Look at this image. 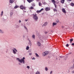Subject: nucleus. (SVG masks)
I'll return each instance as SVG.
<instances>
[{
  "label": "nucleus",
  "instance_id": "nucleus-1",
  "mask_svg": "<svg viewBox=\"0 0 74 74\" xmlns=\"http://www.w3.org/2000/svg\"><path fill=\"white\" fill-rule=\"evenodd\" d=\"M25 57H23L22 59H21V60H20L19 58H17L16 60H18L21 63H23V64H25Z\"/></svg>",
  "mask_w": 74,
  "mask_h": 74
},
{
  "label": "nucleus",
  "instance_id": "nucleus-2",
  "mask_svg": "<svg viewBox=\"0 0 74 74\" xmlns=\"http://www.w3.org/2000/svg\"><path fill=\"white\" fill-rule=\"evenodd\" d=\"M32 15L33 16V18L35 20V21H37L38 20V16H37V14H33Z\"/></svg>",
  "mask_w": 74,
  "mask_h": 74
},
{
  "label": "nucleus",
  "instance_id": "nucleus-3",
  "mask_svg": "<svg viewBox=\"0 0 74 74\" xmlns=\"http://www.w3.org/2000/svg\"><path fill=\"white\" fill-rule=\"evenodd\" d=\"M39 39L41 41H43V40L44 39V36H39Z\"/></svg>",
  "mask_w": 74,
  "mask_h": 74
},
{
  "label": "nucleus",
  "instance_id": "nucleus-4",
  "mask_svg": "<svg viewBox=\"0 0 74 74\" xmlns=\"http://www.w3.org/2000/svg\"><path fill=\"white\" fill-rule=\"evenodd\" d=\"M13 49H12L13 53L14 54H16V52H17V50H16V49L15 48H14Z\"/></svg>",
  "mask_w": 74,
  "mask_h": 74
},
{
  "label": "nucleus",
  "instance_id": "nucleus-5",
  "mask_svg": "<svg viewBox=\"0 0 74 74\" xmlns=\"http://www.w3.org/2000/svg\"><path fill=\"white\" fill-rule=\"evenodd\" d=\"M49 53V52L48 51H45V52H44L43 53V55L44 56H45V55H48Z\"/></svg>",
  "mask_w": 74,
  "mask_h": 74
},
{
  "label": "nucleus",
  "instance_id": "nucleus-6",
  "mask_svg": "<svg viewBox=\"0 0 74 74\" xmlns=\"http://www.w3.org/2000/svg\"><path fill=\"white\" fill-rule=\"evenodd\" d=\"M20 8L21 10H25V9H26V8H25V7L23 6V5H21L20 6Z\"/></svg>",
  "mask_w": 74,
  "mask_h": 74
},
{
  "label": "nucleus",
  "instance_id": "nucleus-7",
  "mask_svg": "<svg viewBox=\"0 0 74 74\" xmlns=\"http://www.w3.org/2000/svg\"><path fill=\"white\" fill-rule=\"evenodd\" d=\"M45 10L46 11H48L50 10V8L48 7H46L45 8Z\"/></svg>",
  "mask_w": 74,
  "mask_h": 74
},
{
  "label": "nucleus",
  "instance_id": "nucleus-8",
  "mask_svg": "<svg viewBox=\"0 0 74 74\" xmlns=\"http://www.w3.org/2000/svg\"><path fill=\"white\" fill-rule=\"evenodd\" d=\"M28 40L29 41V42L28 43L29 45H30V46H32V43L31 42V41L29 40V39H28Z\"/></svg>",
  "mask_w": 74,
  "mask_h": 74
},
{
  "label": "nucleus",
  "instance_id": "nucleus-9",
  "mask_svg": "<svg viewBox=\"0 0 74 74\" xmlns=\"http://www.w3.org/2000/svg\"><path fill=\"white\" fill-rule=\"evenodd\" d=\"M62 11L64 14H66V10H65V9H64V8H63L62 9Z\"/></svg>",
  "mask_w": 74,
  "mask_h": 74
},
{
  "label": "nucleus",
  "instance_id": "nucleus-10",
  "mask_svg": "<svg viewBox=\"0 0 74 74\" xmlns=\"http://www.w3.org/2000/svg\"><path fill=\"white\" fill-rule=\"evenodd\" d=\"M0 33L1 34H3V33H4V32L3 30L0 29Z\"/></svg>",
  "mask_w": 74,
  "mask_h": 74
},
{
  "label": "nucleus",
  "instance_id": "nucleus-11",
  "mask_svg": "<svg viewBox=\"0 0 74 74\" xmlns=\"http://www.w3.org/2000/svg\"><path fill=\"white\" fill-rule=\"evenodd\" d=\"M47 24H48L47 22H46L44 23L43 26H46L47 25Z\"/></svg>",
  "mask_w": 74,
  "mask_h": 74
},
{
  "label": "nucleus",
  "instance_id": "nucleus-12",
  "mask_svg": "<svg viewBox=\"0 0 74 74\" xmlns=\"http://www.w3.org/2000/svg\"><path fill=\"white\" fill-rule=\"evenodd\" d=\"M10 3L11 4H12L13 2H14V1L13 0H10L9 1Z\"/></svg>",
  "mask_w": 74,
  "mask_h": 74
},
{
  "label": "nucleus",
  "instance_id": "nucleus-13",
  "mask_svg": "<svg viewBox=\"0 0 74 74\" xmlns=\"http://www.w3.org/2000/svg\"><path fill=\"white\" fill-rule=\"evenodd\" d=\"M27 1H28L29 3H30L31 2H32L34 1V0H27Z\"/></svg>",
  "mask_w": 74,
  "mask_h": 74
},
{
  "label": "nucleus",
  "instance_id": "nucleus-14",
  "mask_svg": "<svg viewBox=\"0 0 74 74\" xmlns=\"http://www.w3.org/2000/svg\"><path fill=\"white\" fill-rule=\"evenodd\" d=\"M37 44L38 46H41V43L40 42H38Z\"/></svg>",
  "mask_w": 74,
  "mask_h": 74
},
{
  "label": "nucleus",
  "instance_id": "nucleus-15",
  "mask_svg": "<svg viewBox=\"0 0 74 74\" xmlns=\"http://www.w3.org/2000/svg\"><path fill=\"white\" fill-rule=\"evenodd\" d=\"M74 68V67L73 66H71L69 67V69L70 70H73V69Z\"/></svg>",
  "mask_w": 74,
  "mask_h": 74
},
{
  "label": "nucleus",
  "instance_id": "nucleus-16",
  "mask_svg": "<svg viewBox=\"0 0 74 74\" xmlns=\"http://www.w3.org/2000/svg\"><path fill=\"white\" fill-rule=\"evenodd\" d=\"M57 25V23H53V26H56Z\"/></svg>",
  "mask_w": 74,
  "mask_h": 74
},
{
  "label": "nucleus",
  "instance_id": "nucleus-17",
  "mask_svg": "<svg viewBox=\"0 0 74 74\" xmlns=\"http://www.w3.org/2000/svg\"><path fill=\"white\" fill-rule=\"evenodd\" d=\"M51 1L53 3L55 4L56 3V1H55V0H52Z\"/></svg>",
  "mask_w": 74,
  "mask_h": 74
},
{
  "label": "nucleus",
  "instance_id": "nucleus-18",
  "mask_svg": "<svg viewBox=\"0 0 74 74\" xmlns=\"http://www.w3.org/2000/svg\"><path fill=\"white\" fill-rule=\"evenodd\" d=\"M71 5L72 6V7H74V3H71Z\"/></svg>",
  "mask_w": 74,
  "mask_h": 74
},
{
  "label": "nucleus",
  "instance_id": "nucleus-19",
  "mask_svg": "<svg viewBox=\"0 0 74 74\" xmlns=\"http://www.w3.org/2000/svg\"><path fill=\"white\" fill-rule=\"evenodd\" d=\"M17 8H19V6L17 5H16V6L14 7V9H16Z\"/></svg>",
  "mask_w": 74,
  "mask_h": 74
},
{
  "label": "nucleus",
  "instance_id": "nucleus-20",
  "mask_svg": "<svg viewBox=\"0 0 74 74\" xmlns=\"http://www.w3.org/2000/svg\"><path fill=\"white\" fill-rule=\"evenodd\" d=\"M24 28L26 30L27 32H28V29H27V27H26V26H24Z\"/></svg>",
  "mask_w": 74,
  "mask_h": 74
},
{
  "label": "nucleus",
  "instance_id": "nucleus-21",
  "mask_svg": "<svg viewBox=\"0 0 74 74\" xmlns=\"http://www.w3.org/2000/svg\"><path fill=\"white\" fill-rule=\"evenodd\" d=\"M13 15V12H10V16L11 17L12 16V15Z\"/></svg>",
  "mask_w": 74,
  "mask_h": 74
},
{
  "label": "nucleus",
  "instance_id": "nucleus-22",
  "mask_svg": "<svg viewBox=\"0 0 74 74\" xmlns=\"http://www.w3.org/2000/svg\"><path fill=\"white\" fill-rule=\"evenodd\" d=\"M32 37L33 38H34V39H35V35L34 34L33 35Z\"/></svg>",
  "mask_w": 74,
  "mask_h": 74
},
{
  "label": "nucleus",
  "instance_id": "nucleus-23",
  "mask_svg": "<svg viewBox=\"0 0 74 74\" xmlns=\"http://www.w3.org/2000/svg\"><path fill=\"white\" fill-rule=\"evenodd\" d=\"M61 2L62 4H63L64 3V0H61Z\"/></svg>",
  "mask_w": 74,
  "mask_h": 74
},
{
  "label": "nucleus",
  "instance_id": "nucleus-24",
  "mask_svg": "<svg viewBox=\"0 0 74 74\" xmlns=\"http://www.w3.org/2000/svg\"><path fill=\"white\" fill-rule=\"evenodd\" d=\"M3 11H2L1 12V14H0L1 16H3Z\"/></svg>",
  "mask_w": 74,
  "mask_h": 74
},
{
  "label": "nucleus",
  "instance_id": "nucleus-25",
  "mask_svg": "<svg viewBox=\"0 0 74 74\" xmlns=\"http://www.w3.org/2000/svg\"><path fill=\"white\" fill-rule=\"evenodd\" d=\"M35 55L36 56V57H37L38 58H39V55L37 54V53H35Z\"/></svg>",
  "mask_w": 74,
  "mask_h": 74
},
{
  "label": "nucleus",
  "instance_id": "nucleus-26",
  "mask_svg": "<svg viewBox=\"0 0 74 74\" xmlns=\"http://www.w3.org/2000/svg\"><path fill=\"white\" fill-rule=\"evenodd\" d=\"M70 43H71V42H72V41H73V39H70Z\"/></svg>",
  "mask_w": 74,
  "mask_h": 74
},
{
  "label": "nucleus",
  "instance_id": "nucleus-27",
  "mask_svg": "<svg viewBox=\"0 0 74 74\" xmlns=\"http://www.w3.org/2000/svg\"><path fill=\"white\" fill-rule=\"evenodd\" d=\"M26 49L27 50H29V46H27V47Z\"/></svg>",
  "mask_w": 74,
  "mask_h": 74
},
{
  "label": "nucleus",
  "instance_id": "nucleus-28",
  "mask_svg": "<svg viewBox=\"0 0 74 74\" xmlns=\"http://www.w3.org/2000/svg\"><path fill=\"white\" fill-rule=\"evenodd\" d=\"M56 22H57V23H59V20L58 19H57L56 21Z\"/></svg>",
  "mask_w": 74,
  "mask_h": 74
},
{
  "label": "nucleus",
  "instance_id": "nucleus-29",
  "mask_svg": "<svg viewBox=\"0 0 74 74\" xmlns=\"http://www.w3.org/2000/svg\"><path fill=\"white\" fill-rule=\"evenodd\" d=\"M53 10L54 12H56L57 11V10H56V9H53Z\"/></svg>",
  "mask_w": 74,
  "mask_h": 74
},
{
  "label": "nucleus",
  "instance_id": "nucleus-30",
  "mask_svg": "<svg viewBox=\"0 0 74 74\" xmlns=\"http://www.w3.org/2000/svg\"><path fill=\"white\" fill-rule=\"evenodd\" d=\"M41 11L40 10H39V11H37V13H38H38H40V12H41Z\"/></svg>",
  "mask_w": 74,
  "mask_h": 74
},
{
  "label": "nucleus",
  "instance_id": "nucleus-31",
  "mask_svg": "<svg viewBox=\"0 0 74 74\" xmlns=\"http://www.w3.org/2000/svg\"><path fill=\"white\" fill-rule=\"evenodd\" d=\"M34 8H33V7L31 6V7L30 8V10H33V9Z\"/></svg>",
  "mask_w": 74,
  "mask_h": 74
},
{
  "label": "nucleus",
  "instance_id": "nucleus-32",
  "mask_svg": "<svg viewBox=\"0 0 74 74\" xmlns=\"http://www.w3.org/2000/svg\"><path fill=\"white\" fill-rule=\"evenodd\" d=\"M45 69L46 71H48V68H47V67H45Z\"/></svg>",
  "mask_w": 74,
  "mask_h": 74
},
{
  "label": "nucleus",
  "instance_id": "nucleus-33",
  "mask_svg": "<svg viewBox=\"0 0 74 74\" xmlns=\"http://www.w3.org/2000/svg\"><path fill=\"white\" fill-rule=\"evenodd\" d=\"M40 73L39 71H37L36 72V74H40Z\"/></svg>",
  "mask_w": 74,
  "mask_h": 74
},
{
  "label": "nucleus",
  "instance_id": "nucleus-34",
  "mask_svg": "<svg viewBox=\"0 0 74 74\" xmlns=\"http://www.w3.org/2000/svg\"><path fill=\"white\" fill-rule=\"evenodd\" d=\"M39 6H41V3H40V2L39 3Z\"/></svg>",
  "mask_w": 74,
  "mask_h": 74
},
{
  "label": "nucleus",
  "instance_id": "nucleus-35",
  "mask_svg": "<svg viewBox=\"0 0 74 74\" xmlns=\"http://www.w3.org/2000/svg\"><path fill=\"white\" fill-rule=\"evenodd\" d=\"M66 47H69V45L68 44H67L66 45Z\"/></svg>",
  "mask_w": 74,
  "mask_h": 74
},
{
  "label": "nucleus",
  "instance_id": "nucleus-36",
  "mask_svg": "<svg viewBox=\"0 0 74 74\" xmlns=\"http://www.w3.org/2000/svg\"><path fill=\"white\" fill-rule=\"evenodd\" d=\"M54 4V5H55V7L56 8H57V6H56V5L55 4Z\"/></svg>",
  "mask_w": 74,
  "mask_h": 74
},
{
  "label": "nucleus",
  "instance_id": "nucleus-37",
  "mask_svg": "<svg viewBox=\"0 0 74 74\" xmlns=\"http://www.w3.org/2000/svg\"><path fill=\"white\" fill-rule=\"evenodd\" d=\"M27 69H30V66H27Z\"/></svg>",
  "mask_w": 74,
  "mask_h": 74
},
{
  "label": "nucleus",
  "instance_id": "nucleus-38",
  "mask_svg": "<svg viewBox=\"0 0 74 74\" xmlns=\"http://www.w3.org/2000/svg\"><path fill=\"white\" fill-rule=\"evenodd\" d=\"M32 5L33 6V7H34L35 6V4H32Z\"/></svg>",
  "mask_w": 74,
  "mask_h": 74
},
{
  "label": "nucleus",
  "instance_id": "nucleus-39",
  "mask_svg": "<svg viewBox=\"0 0 74 74\" xmlns=\"http://www.w3.org/2000/svg\"><path fill=\"white\" fill-rule=\"evenodd\" d=\"M43 10H44V9L42 8V9H41V10H40V11L41 12V11H43Z\"/></svg>",
  "mask_w": 74,
  "mask_h": 74
},
{
  "label": "nucleus",
  "instance_id": "nucleus-40",
  "mask_svg": "<svg viewBox=\"0 0 74 74\" xmlns=\"http://www.w3.org/2000/svg\"><path fill=\"white\" fill-rule=\"evenodd\" d=\"M32 55V53H29V55H30V56Z\"/></svg>",
  "mask_w": 74,
  "mask_h": 74
},
{
  "label": "nucleus",
  "instance_id": "nucleus-41",
  "mask_svg": "<svg viewBox=\"0 0 74 74\" xmlns=\"http://www.w3.org/2000/svg\"><path fill=\"white\" fill-rule=\"evenodd\" d=\"M63 57H63L62 56H60V58H63Z\"/></svg>",
  "mask_w": 74,
  "mask_h": 74
},
{
  "label": "nucleus",
  "instance_id": "nucleus-42",
  "mask_svg": "<svg viewBox=\"0 0 74 74\" xmlns=\"http://www.w3.org/2000/svg\"><path fill=\"white\" fill-rule=\"evenodd\" d=\"M16 27H17V28H18V27H19V25H17L16 26Z\"/></svg>",
  "mask_w": 74,
  "mask_h": 74
},
{
  "label": "nucleus",
  "instance_id": "nucleus-43",
  "mask_svg": "<svg viewBox=\"0 0 74 74\" xmlns=\"http://www.w3.org/2000/svg\"><path fill=\"white\" fill-rule=\"evenodd\" d=\"M19 23H21V21L19 20Z\"/></svg>",
  "mask_w": 74,
  "mask_h": 74
},
{
  "label": "nucleus",
  "instance_id": "nucleus-44",
  "mask_svg": "<svg viewBox=\"0 0 74 74\" xmlns=\"http://www.w3.org/2000/svg\"><path fill=\"white\" fill-rule=\"evenodd\" d=\"M47 33H48V32H45V34H47Z\"/></svg>",
  "mask_w": 74,
  "mask_h": 74
},
{
  "label": "nucleus",
  "instance_id": "nucleus-45",
  "mask_svg": "<svg viewBox=\"0 0 74 74\" xmlns=\"http://www.w3.org/2000/svg\"><path fill=\"white\" fill-rule=\"evenodd\" d=\"M72 45H73L74 46V43H73L72 44Z\"/></svg>",
  "mask_w": 74,
  "mask_h": 74
},
{
  "label": "nucleus",
  "instance_id": "nucleus-46",
  "mask_svg": "<svg viewBox=\"0 0 74 74\" xmlns=\"http://www.w3.org/2000/svg\"><path fill=\"white\" fill-rule=\"evenodd\" d=\"M32 60H33V59H34V60H35V58H32Z\"/></svg>",
  "mask_w": 74,
  "mask_h": 74
},
{
  "label": "nucleus",
  "instance_id": "nucleus-47",
  "mask_svg": "<svg viewBox=\"0 0 74 74\" xmlns=\"http://www.w3.org/2000/svg\"><path fill=\"white\" fill-rule=\"evenodd\" d=\"M64 26H62V28H64Z\"/></svg>",
  "mask_w": 74,
  "mask_h": 74
},
{
  "label": "nucleus",
  "instance_id": "nucleus-48",
  "mask_svg": "<svg viewBox=\"0 0 74 74\" xmlns=\"http://www.w3.org/2000/svg\"><path fill=\"white\" fill-rule=\"evenodd\" d=\"M72 73H74V71H72Z\"/></svg>",
  "mask_w": 74,
  "mask_h": 74
},
{
  "label": "nucleus",
  "instance_id": "nucleus-49",
  "mask_svg": "<svg viewBox=\"0 0 74 74\" xmlns=\"http://www.w3.org/2000/svg\"><path fill=\"white\" fill-rule=\"evenodd\" d=\"M72 0H68V1H71Z\"/></svg>",
  "mask_w": 74,
  "mask_h": 74
},
{
  "label": "nucleus",
  "instance_id": "nucleus-50",
  "mask_svg": "<svg viewBox=\"0 0 74 74\" xmlns=\"http://www.w3.org/2000/svg\"><path fill=\"white\" fill-rule=\"evenodd\" d=\"M27 21H28V19H27V20H25V21L26 22H27Z\"/></svg>",
  "mask_w": 74,
  "mask_h": 74
},
{
  "label": "nucleus",
  "instance_id": "nucleus-51",
  "mask_svg": "<svg viewBox=\"0 0 74 74\" xmlns=\"http://www.w3.org/2000/svg\"><path fill=\"white\" fill-rule=\"evenodd\" d=\"M52 71H51L50 72V74H52Z\"/></svg>",
  "mask_w": 74,
  "mask_h": 74
},
{
  "label": "nucleus",
  "instance_id": "nucleus-52",
  "mask_svg": "<svg viewBox=\"0 0 74 74\" xmlns=\"http://www.w3.org/2000/svg\"><path fill=\"white\" fill-rule=\"evenodd\" d=\"M68 70V73H69V72H70V70H69H69Z\"/></svg>",
  "mask_w": 74,
  "mask_h": 74
},
{
  "label": "nucleus",
  "instance_id": "nucleus-53",
  "mask_svg": "<svg viewBox=\"0 0 74 74\" xmlns=\"http://www.w3.org/2000/svg\"><path fill=\"white\" fill-rule=\"evenodd\" d=\"M8 52V51H6V53H7Z\"/></svg>",
  "mask_w": 74,
  "mask_h": 74
},
{
  "label": "nucleus",
  "instance_id": "nucleus-54",
  "mask_svg": "<svg viewBox=\"0 0 74 74\" xmlns=\"http://www.w3.org/2000/svg\"><path fill=\"white\" fill-rule=\"evenodd\" d=\"M18 64H19L20 65H21V64H20V63H19Z\"/></svg>",
  "mask_w": 74,
  "mask_h": 74
},
{
  "label": "nucleus",
  "instance_id": "nucleus-55",
  "mask_svg": "<svg viewBox=\"0 0 74 74\" xmlns=\"http://www.w3.org/2000/svg\"><path fill=\"white\" fill-rule=\"evenodd\" d=\"M21 25H23V24H21Z\"/></svg>",
  "mask_w": 74,
  "mask_h": 74
},
{
  "label": "nucleus",
  "instance_id": "nucleus-56",
  "mask_svg": "<svg viewBox=\"0 0 74 74\" xmlns=\"http://www.w3.org/2000/svg\"><path fill=\"white\" fill-rule=\"evenodd\" d=\"M70 54H71V53H70Z\"/></svg>",
  "mask_w": 74,
  "mask_h": 74
},
{
  "label": "nucleus",
  "instance_id": "nucleus-57",
  "mask_svg": "<svg viewBox=\"0 0 74 74\" xmlns=\"http://www.w3.org/2000/svg\"><path fill=\"white\" fill-rule=\"evenodd\" d=\"M37 1H39V0H36Z\"/></svg>",
  "mask_w": 74,
  "mask_h": 74
},
{
  "label": "nucleus",
  "instance_id": "nucleus-58",
  "mask_svg": "<svg viewBox=\"0 0 74 74\" xmlns=\"http://www.w3.org/2000/svg\"><path fill=\"white\" fill-rule=\"evenodd\" d=\"M56 59H57V58H56Z\"/></svg>",
  "mask_w": 74,
  "mask_h": 74
},
{
  "label": "nucleus",
  "instance_id": "nucleus-59",
  "mask_svg": "<svg viewBox=\"0 0 74 74\" xmlns=\"http://www.w3.org/2000/svg\"><path fill=\"white\" fill-rule=\"evenodd\" d=\"M59 60H60V59H59Z\"/></svg>",
  "mask_w": 74,
  "mask_h": 74
}]
</instances>
